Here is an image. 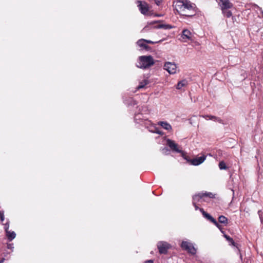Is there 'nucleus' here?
I'll list each match as a JSON object with an SVG mask.
<instances>
[{
  "label": "nucleus",
  "instance_id": "1",
  "mask_svg": "<svg viewBox=\"0 0 263 263\" xmlns=\"http://www.w3.org/2000/svg\"><path fill=\"white\" fill-rule=\"evenodd\" d=\"M196 5L189 0H177L174 3L173 6L181 15H184L190 10H192Z\"/></svg>",
  "mask_w": 263,
  "mask_h": 263
},
{
  "label": "nucleus",
  "instance_id": "2",
  "mask_svg": "<svg viewBox=\"0 0 263 263\" xmlns=\"http://www.w3.org/2000/svg\"><path fill=\"white\" fill-rule=\"evenodd\" d=\"M141 108V110L140 108H139L140 112L136 113L135 115L134 120L135 122L145 126L146 128H149V127L156 128L151 121L143 115L142 112L147 110L146 107L142 106Z\"/></svg>",
  "mask_w": 263,
  "mask_h": 263
},
{
  "label": "nucleus",
  "instance_id": "3",
  "mask_svg": "<svg viewBox=\"0 0 263 263\" xmlns=\"http://www.w3.org/2000/svg\"><path fill=\"white\" fill-rule=\"evenodd\" d=\"M155 64L151 55H142L139 57L137 67L141 69L148 68Z\"/></svg>",
  "mask_w": 263,
  "mask_h": 263
},
{
  "label": "nucleus",
  "instance_id": "4",
  "mask_svg": "<svg viewBox=\"0 0 263 263\" xmlns=\"http://www.w3.org/2000/svg\"><path fill=\"white\" fill-rule=\"evenodd\" d=\"M170 247V245L165 241H159L157 243L159 252L161 254H166Z\"/></svg>",
  "mask_w": 263,
  "mask_h": 263
},
{
  "label": "nucleus",
  "instance_id": "5",
  "mask_svg": "<svg viewBox=\"0 0 263 263\" xmlns=\"http://www.w3.org/2000/svg\"><path fill=\"white\" fill-rule=\"evenodd\" d=\"M181 247L183 250L187 251L188 253L195 255L196 253V249L195 247L190 243L183 241L181 243Z\"/></svg>",
  "mask_w": 263,
  "mask_h": 263
},
{
  "label": "nucleus",
  "instance_id": "6",
  "mask_svg": "<svg viewBox=\"0 0 263 263\" xmlns=\"http://www.w3.org/2000/svg\"><path fill=\"white\" fill-rule=\"evenodd\" d=\"M206 156L205 155H202L199 157H196L193 158L192 159H185L189 162L191 164L195 166L199 165L202 163L206 159Z\"/></svg>",
  "mask_w": 263,
  "mask_h": 263
},
{
  "label": "nucleus",
  "instance_id": "7",
  "mask_svg": "<svg viewBox=\"0 0 263 263\" xmlns=\"http://www.w3.org/2000/svg\"><path fill=\"white\" fill-rule=\"evenodd\" d=\"M138 7L140 12L143 14H146L149 11L148 5L144 1H138Z\"/></svg>",
  "mask_w": 263,
  "mask_h": 263
},
{
  "label": "nucleus",
  "instance_id": "8",
  "mask_svg": "<svg viewBox=\"0 0 263 263\" xmlns=\"http://www.w3.org/2000/svg\"><path fill=\"white\" fill-rule=\"evenodd\" d=\"M176 65L174 63L166 62L164 65V69L170 74H174L176 72Z\"/></svg>",
  "mask_w": 263,
  "mask_h": 263
},
{
  "label": "nucleus",
  "instance_id": "9",
  "mask_svg": "<svg viewBox=\"0 0 263 263\" xmlns=\"http://www.w3.org/2000/svg\"><path fill=\"white\" fill-rule=\"evenodd\" d=\"M166 145L171 149L173 152L177 153H181L182 151L179 149L178 147V145L175 142L170 139L166 140Z\"/></svg>",
  "mask_w": 263,
  "mask_h": 263
},
{
  "label": "nucleus",
  "instance_id": "10",
  "mask_svg": "<svg viewBox=\"0 0 263 263\" xmlns=\"http://www.w3.org/2000/svg\"><path fill=\"white\" fill-rule=\"evenodd\" d=\"M219 5L221 10L228 9L233 7V4L229 0H219Z\"/></svg>",
  "mask_w": 263,
  "mask_h": 263
},
{
  "label": "nucleus",
  "instance_id": "11",
  "mask_svg": "<svg viewBox=\"0 0 263 263\" xmlns=\"http://www.w3.org/2000/svg\"><path fill=\"white\" fill-rule=\"evenodd\" d=\"M144 41L145 39H140L137 41L136 44L139 47L142 48L143 49H145L146 51H148L151 49V47L145 44Z\"/></svg>",
  "mask_w": 263,
  "mask_h": 263
},
{
  "label": "nucleus",
  "instance_id": "12",
  "mask_svg": "<svg viewBox=\"0 0 263 263\" xmlns=\"http://www.w3.org/2000/svg\"><path fill=\"white\" fill-rule=\"evenodd\" d=\"M199 210L201 212L203 217L212 223H215L216 222V219H214L210 214L205 212L203 209L201 208L199 209Z\"/></svg>",
  "mask_w": 263,
  "mask_h": 263
},
{
  "label": "nucleus",
  "instance_id": "13",
  "mask_svg": "<svg viewBox=\"0 0 263 263\" xmlns=\"http://www.w3.org/2000/svg\"><path fill=\"white\" fill-rule=\"evenodd\" d=\"M181 37L183 39H187L189 40H192V33L191 31L187 29H183L182 31Z\"/></svg>",
  "mask_w": 263,
  "mask_h": 263
},
{
  "label": "nucleus",
  "instance_id": "14",
  "mask_svg": "<svg viewBox=\"0 0 263 263\" xmlns=\"http://www.w3.org/2000/svg\"><path fill=\"white\" fill-rule=\"evenodd\" d=\"M202 117L205 118L206 120H211L214 121L218 122L220 123H222L223 121L220 118L212 115H204Z\"/></svg>",
  "mask_w": 263,
  "mask_h": 263
},
{
  "label": "nucleus",
  "instance_id": "15",
  "mask_svg": "<svg viewBox=\"0 0 263 263\" xmlns=\"http://www.w3.org/2000/svg\"><path fill=\"white\" fill-rule=\"evenodd\" d=\"M158 125H160L163 128L167 130H171L172 129L171 124L165 121H159L158 123Z\"/></svg>",
  "mask_w": 263,
  "mask_h": 263
},
{
  "label": "nucleus",
  "instance_id": "16",
  "mask_svg": "<svg viewBox=\"0 0 263 263\" xmlns=\"http://www.w3.org/2000/svg\"><path fill=\"white\" fill-rule=\"evenodd\" d=\"M5 232L6 235L9 241H11L16 237V234L14 231H10L8 230Z\"/></svg>",
  "mask_w": 263,
  "mask_h": 263
},
{
  "label": "nucleus",
  "instance_id": "17",
  "mask_svg": "<svg viewBox=\"0 0 263 263\" xmlns=\"http://www.w3.org/2000/svg\"><path fill=\"white\" fill-rule=\"evenodd\" d=\"M198 8L196 6H195V8L193 9L192 10H190L187 13L185 14L183 16L187 17H192L196 15L197 13Z\"/></svg>",
  "mask_w": 263,
  "mask_h": 263
},
{
  "label": "nucleus",
  "instance_id": "18",
  "mask_svg": "<svg viewBox=\"0 0 263 263\" xmlns=\"http://www.w3.org/2000/svg\"><path fill=\"white\" fill-rule=\"evenodd\" d=\"M201 193H199L197 194H196L193 196V204L195 205V203L199 202L201 199L203 198L202 196H201Z\"/></svg>",
  "mask_w": 263,
  "mask_h": 263
},
{
  "label": "nucleus",
  "instance_id": "19",
  "mask_svg": "<svg viewBox=\"0 0 263 263\" xmlns=\"http://www.w3.org/2000/svg\"><path fill=\"white\" fill-rule=\"evenodd\" d=\"M224 236L226 238V239L228 241V242H229L230 245L235 247L236 248L238 249V244L236 243L234 241V240L232 238H231L230 236H229L227 235H226V234H224Z\"/></svg>",
  "mask_w": 263,
  "mask_h": 263
},
{
  "label": "nucleus",
  "instance_id": "20",
  "mask_svg": "<svg viewBox=\"0 0 263 263\" xmlns=\"http://www.w3.org/2000/svg\"><path fill=\"white\" fill-rule=\"evenodd\" d=\"M124 103L128 106H134L137 104V102L133 98H128L124 100Z\"/></svg>",
  "mask_w": 263,
  "mask_h": 263
},
{
  "label": "nucleus",
  "instance_id": "21",
  "mask_svg": "<svg viewBox=\"0 0 263 263\" xmlns=\"http://www.w3.org/2000/svg\"><path fill=\"white\" fill-rule=\"evenodd\" d=\"M149 83V81L147 79H145L142 81L139 82V85L137 86V89H140L143 88L146 85Z\"/></svg>",
  "mask_w": 263,
  "mask_h": 263
},
{
  "label": "nucleus",
  "instance_id": "22",
  "mask_svg": "<svg viewBox=\"0 0 263 263\" xmlns=\"http://www.w3.org/2000/svg\"><path fill=\"white\" fill-rule=\"evenodd\" d=\"M174 27L170 24H160L158 26V28H162L165 30H168L173 28Z\"/></svg>",
  "mask_w": 263,
  "mask_h": 263
},
{
  "label": "nucleus",
  "instance_id": "23",
  "mask_svg": "<svg viewBox=\"0 0 263 263\" xmlns=\"http://www.w3.org/2000/svg\"><path fill=\"white\" fill-rule=\"evenodd\" d=\"M218 221L226 226L228 224V218L224 216L221 215L218 217Z\"/></svg>",
  "mask_w": 263,
  "mask_h": 263
},
{
  "label": "nucleus",
  "instance_id": "24",
  "mask_svg": "<svg viewBox=\"0 0 263 263\" xmlns=\"http://www.w3.org/2000/svg\"><path fill=\"white\" fill-rule=\"evenodd\" d=\"M187 82L185 80L179 81L176 85V88L177 89H181L182 87L185 86Z\"/></svg>",
  "mask_w": 263,
  "mask_h": 263
},
{
  "label": "nucleus",
  "instance_id": "25",
  "mask_svg": "<svg viewBox=\"0 0 263 263\" xmlns=\"http://www.w3.org/2000/svg\"><path fill=\"white\" fill-rule=\"evenodd\" d=\"M201 196H202L203 198L208 197L209 198H215V195L211 192H205L201 193Z\"/></svg>",
  "mask_w": 263,
  "mask_h": 263
},
{
  "label": "nucleus",
  "instance_id": "26",
  "mask_svg": "<svg viewBox=\"0 0 263 263\" xmlns=\"http://www.w3.org/2000/svg\"><path fill=\"white\" fill-rule=\"evenodd\" d=\"M223 15L227 17H230L232 16V13L231 11L228 10V9L221 10Z\"/></svg>",
  "mask_w": 263,
  "mask_h": 263
},
{
  "label": "nucleus",
  "instance_id": "27",
  "mask_svg": "<svg viewBox=\"0 0 263 263\" xmlns=\"http://www.w3.org/2000/svg\"><path fill=\"white\" fill-rule=\"evenodd\" d=\"M154 127L156 128H151V127H149V128H147L148 129V130L150 132H152V133H156V134H158L159 135H162V132L160 131L157 127H156L155 126H154Z\"/></svg>",
  "mask_w": 263,
  "mask_h": 263
},
{
  "label": "nucleus",
  "instance_id": "28",
  "mask_svg": "<svg viewBox=\"0 0 263 263\" xmlns=\"http://www.w3.org/2000/svg\"><path fill=\"white\" fill-rule=\"evenodd\" d=\"M218 166L220 170H227L228 168L224 161L220 162Z\"/></svg>",
  "mask_w": 263,
  "mask_h": 263
},
{
  "label": "nucleus",
  "instance_id": "29",
  "mask_svg": "<svg viewBox=\"0 0 263 263\" xmlns=\"http://www.w3.org/2000/svg\"><path fill=\"white\" fill-rule=\"evenodd\" d=\"M258 214L261 223H263V212L261 210H259Z\"/></svg>",
  "mask_w": 263,
  "mask_h": 263
},
{
  "label": "nucleus",
  "instance_id": "30",
  "mask_svg": "<svg viewBox=\"0 0 263 263\" xmlns=\"http://www.w3.org/2000/svg\"><path fill=\"white\" fill-rule=\"evenodd\" d=\"M4 230L5 231V232L9 230V220H7V222L5 224H4Z\"/></svg>",
  "mask_w": 263,
  "mask_h": 263
},
{
  "label": "nucleus",
  "instance_id": "31",
  "mask_svg": "<svg viewBox=\"0 0 263 263\" xmlns=\"http://www.w3.org/2000/svg\"><path fill=\"white\" fill-rule=\"evenodd\" d=\"M7 248L8 249H10V250H11L12 251H13V249L14 248L13 243H7Z\"/></svg>",
  "mask_w": 263,
  "mask_h": 263
},
{
  "label": "nucleus",
  "instance_id": "32",
  "mask_svg": "<svg viewBox=\"0 0 263 263\" xmlns=\"http://www.w3.org/2000/svg\"><path fill=\"white\" fill-rule=\"evenodd\" d=\"M221 231L222 227L221 225H220L217 221L216 220V222L215 223H213Z\"/></svg>",
  "mask_w": 263,
  "mask_h": 263
},
{
  "label": "nucleus",
  "instance_id": "33",
  "mask_svg": "<svg viewBox=\"0 0 263 263\" xmlns=\"http://www.w3.org/2000/svg\"><path fill=\"white\" fill-rule=\"evenodd\" d=\"M162 1H163V0H155V3L157 6H159Z\"/></svg>",
  "mask_w": 263,
  "mask_h": 263
},
{
  "label": "nucleus",
  "instance_id": "34",
  "mask_svg": "<svg viewBox=\"0 0 263 263\" xmlns=\"http://www.w3.org/2000/svg\"><path fill=\"white\" fill-rule=\"evenodd\" d=\"M145 42L148 44H155L156 42H154L151 40H147L145 39Z\"/></svg>",
  "mask_w": 263,
  "mask_h": 263
},
{
  "label": "nucleus",
  "instance_id": "35",
  "mask_svg": "<svg viewBox=\"0 0 263 263\" xmlns=\"http://www.w3.org/2000/svg\"><path fill=\"white\" fill-rule=\"evenodd\" d=\"M216 153L219 156H221L222 155V151L220 149H218Z\"/></svg>",
  "mask_w": 263,
  "mask_h": 263
},
{
  "label": "nucleus",
  "instance_id": "36",
  "mask_svg": "<svg viewBox=\"0 0 263 263\" xmlns=\"http://www.w3.org/2000/svg\"><path fill=\"white\" fill-rule=\"evenodd\" d=\"M255 6L258 9H259L261 13H262V17H263V11L261 10V8H260L257 5H256Z\"/></svg>",
  "mask_w": 263,
  "mask_h": 263
},
{
  "label": "nucleus",
  "instance_id": "37",
  "mask_svg": "<svg viewBox=\"0 0 263 263\" xmlns=\"http://www.w3.org/2000/svg\"><path fill=\"white\" fill-rule=\"evenodd\" d=\"M4 216V212L3 211H0V217Z\"/></svg>",
  "mask_w": 263,
  "mask_h": 263
},
{
  "label": "nucleus",
  "instance_id": "38",
  "mask_svg": "<svg viewBox=\"0 0 263 263\" xmlns=\"http://www.w3.org/2000/svg\"><path fill=\"white\" fill-rule=\"evenodd\" d=\"M208 155L211 156V157H213L215 158L217 157V155H214L213 154H212L211 153L209 154Z\"/></svg>",
  "mask_w": 263,
  "mask_h": 263
},
{
  "label": "nucleus",
  "instance_id": "39",
  "mask_svg": "<svg viewBox=\"0 0 263 263\" xmlns=\"http://www.w3.org/2000/svg\"><path fill=\"white\" fill-rule=\"evenodd\" d=\"M193 205L194 206L195 209V210H197L199 209V208H198V206L197 205L196 203H195V205Z\"/></svg>",
  "mask_w": 263,
  "mask_h": 263
},
{
  "label": "nucleus",
  "instance_id": "40",
  "mask_svg": "<svg viewBox=\"0 0 263 263\" xmlns=\"http://www.w3.org/2000/svg\"><path fill=\"white\" fill-rule=\"evenodd\" d=\"M4 219H5L4 216H2L1 217H0V220H1V221H3L4 220Z\"/></svg>",
  "mask_w": 263,
  "mask_h": 263
},
{
  "label": "nucleus",
  "instance_id": "41",
  "mask_svg": "<svg viewBox=\"0 0 263 263\" xmlns=\"http://www.w3.org/2000/svg\"><path fill=\"white\" fill-rule=\"evenodd\" d=\"M145 263H153V261L152 260H147Z\"/></svg>",
  "mask_w": 263,
  "mask_h": 263
},
{
  "label": "nucleus",
  "instance_id": "42",
  "mask_svg": "<svg viewBox=\"0 0 263 263\" xmlns=\"http://www.w3.org/2000/svg\"><path fill=\"white\" fill-rule=\"evenodd\" d=\"M5 260V258H2L1 260H0V263H3L4 262V261Z\"/></svg>",
  "mask_w": 263,
  "mask_h": 263
}]
</instances>
